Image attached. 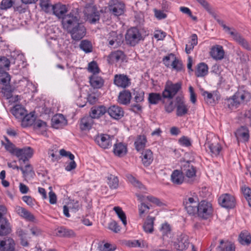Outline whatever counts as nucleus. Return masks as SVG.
<instances>
[{
    "mask_svg": "<svg viewBox=\"0 0 251 251\" xmlns=\"http://www.w3.org/2000/svg\"><path fill=\"white\" fill-rule=\"evenodd\" d=\"M55 234L57 236L61 237H72L75 236L73 230L60 226L55 229Z\"/></svg>",
    "mask_w": 251,
    "mask_h": 251,
    "instance_id": "obj_30",
    "label": "nucleus"
},
{
    "mask_svg": "<svg viewBox=\"0 0 251 251\" xmlns=\"http://www.w3.org/2000/svg\"><path fill=\"white\" fill-rule=\"evenodd\" d=\"M137 196L141 202V203L138 206L139 216L140 218H144L145 217V215L149 212L151 205H149L148 204H146L144 202L145 199L144 196H140L139 195H137Z\"/></svg>",
    "mask_w": 251,
    "mask_h": 251,
    "instance_id": "obj_18",
    "label": "nucleus"
},
{
    "mask_svg": "<svg viewBox=\"0 0 251 251\" xmlns=\"http://www.w3.org/2000/svg\"><path fill=\"white\" fill-rule=\"evenodd\" d=\"M220 245L218 247V251H235V247L234 244L230 243H224V240H221Z\"/></svg>",
    "mask_w": 251,
    "mask_h": 251,
    "instance_id": "obj_44",
    "label": "nucleus"
},
{
    "mask_svg": "<svg viewBox=\"0 0 251 251\" xmlns=\"http://www.w3.org/2000/svg\"><path fill=\"white\" fill-rule=\"evenodd\" d=\"M181 170L183 174L189 178H191L196 176V168L190 164V162H186L182 166Z\"/></svg>",
    "mask_w": 251,
    "mask_h": 251,
    "instance_id": "obj_25",
    "label": "nucleus"
},
{
    "mask_svg": "<svg viewBox=\"0 0 251 251\" xmlns=\"http://www.w3.org/2000/svg\"><path fill=\"white\" fill-rule=\"evenodd\" d=\"M11 232L10 224L6 219L0 220V236H5Z\"/></svg>",
    "mask_w": 251,
    "mask_h": 251,
    "instance_id": "obj_34",
    "label": "nucleus"
},
{
    "mask_svg": "<svg viewBox=\"0 0 251 251\" xmlns=\"http://www.w3.org/2000/svg\"><path fill=\"white\" fill-rule=\"evenodd\" d=\"M1 251H16L15 241L10 237L1 240Z\"/></svg>",
    "mask_w": 251,
    "mask_h": 251,
    "instance_id": "obj_17",
    "label": "nucleus"
},
{
    "mask_svg": "<svg viewBox=\"0 0 251 251\" xmlns=\"http://www.w3.org/2000/svg\"><path fill=\"white\" fill-rule=\"evenodd\" d=\"M88 70L93 74H97L99 73L100 69L96 62L93 61L88 64Z\"/></svg>",
    "mask_w": 251,
    "mask_h": 251,
    "instance_id": "obj_54",
    "label": "nucleus"
},
{
    "mask_svg": "<svg viewBox=\"0 0 251 251\" xmlns=\"http://www.w3.org/2000/svg\"><path fill=\"white\" fill-rule=\"evenodd\" d=\"M197 208L196 214L198 217L203 219L206 220L208 219L212 214V204L206 201H201L200 202Z\"/></svg>",
    "mask_w": 251,
    "mask_h": 251,
    "instance_id": "obj_5",
    "label": "nucleus"
},
{
    "mask_svg": "<svg viewBox=\"0 0 251 251\" xmlns=\"http://www.w3.org/2000/svg\"><path fill=\"white\" fill-rule=\"evenodd\" d=\"M108 228L115 233H118L121 230L120 226L115 221H112L109 223Z\"/></svg>",
    "mask_w": 251,
    "mask_h": 251,
    "instance_id": "obj_57",
    "label": "nucleus"
},
{
    "mask_svg": "<svg viewBox=\"0 0 251 251\" xmlns=\"http://www.w3.org/2000/svg\"><path fill=\"white\" fill-rule=\"evenodd\" d=\"M109 9L110 12L114 15L120 16L124 13L125 4L118 0H112Z\"/></svg>",
    "mask_w": 251,
    "mask_h": 251,
    "instance_id": "obj_11",
    "label": "nucleus"
},
{
    "mask_svg": "<svg viewBox=\"0 0 251 251\" xmlns=\"http://www.w3.org/2000/svg\"><path fill=\"white\" fill-rule=\"evenodd\" d=\"M160 231L162 232L163 236H168L171 234V228L170 225L165 223L162 225Z\"/></svg>",
    "mask_w": 251,
    "mask_h": 251,
    "instance_id": "obj_56",
    "label": "nucleus"
},
{
    "mask_svg": "<svg viewBox=\"0 0 251 251\" xmlns=\"http://www.w3.org/2000/svg\"><path fill=\"white\" fill-rule=\"evenodd\" d=\"M114 153L119 157H122L126 154L127 152V148L126 145L122 143H116L114 146Z\"/></svg>",
    "mask_w": 251,
    "mask_h": 251,
    "instance_id": "obj_35",
    "label": "nucleus"
},
{
    "mask_svg": "<svg viewBox=\"0 0 251 251\" xmlns=\"http://www.w3.org/2000/svg\"><path fill=\"white\" fill-rule=\"evenodd\" d=\"M124 56V53L121 50H117L112 52L109 55V58L113 61H118L122 59Z\"/></svg>",
    "mask_w": 251,
    "mask_h": 251,
    "instance_id": "obj_53",
    "label": "nucleus"
},
{
    "mask_svg": "<svg viewBox=\"0 0 251 251\" xmlns=\"http://www.w3.org/2000/svg\"><path fill=\"white\" fill-rule=\"evenodd\" d=\"M107 184L111 189H117L119 186L118 178L112 175L107 176Z\"/></svg>",
    "mask_w": 251,
    "mask_h": 251,
    "instance_id": "obj_45",
    "label": "nucleus"
},
{
    "mask_svg": "<svg viewBox=\"0 0 251 251\" xmlns=\"http://www.w3.org/2000/svg\"><path fill=\"white\" fill-rule=\"evenodd\" d=\"M1 89V92L7 99H9L12 97L13 90L9 83L3 85Z\"/></svg>",
    "mask_w": 251,
    "mask_h": 251,
    "instance_id": "obj_51",
    "label": "nucleus"
},
{
    "mask_svg": "<svg viewBox=\"0 0 251 251\" xmlns=\"http://www.w3.org/2000/svg\"><path fill=\"white\" fill-rule=\"evenodd\" d=\"M181 88L182 83L180 82L173 83L171 81H167L165 85L164 89L162 92L163 98L171 100L181 89Z\"/></svg>",
    "mask_w": 251,
    "mask_h": 251,
    "instance_id": "obj_4",
    "label": "nucleus"
},
{
    "mask_svg": "<svg viewBox=\"0 0 251 251\" xmlns=\"http://www.w3.org/2000/svg\"><path fill=\"white\" fill-rule=\"evenodd\" d=\"M178 142L180 144L185 147H189L191 145V143L189 138L184 136L181 137L179 139Z\"/></svg>",
    "mask_w": 251,
    "mask_h": 251,
    "instance_id": "obj_64",
    "label": "nucleus"
},
{
    "mask_svg": "<svg viewBox=\"0 0 251 251\" xmlns=\"http://www.w3.org/2000/svg\"><path fill=\"white\" fill-rule=\"evenodd\" d=\"M140 158H141L144 166L148 167L151 165L153 161V157L152 152L150 149L143 151Z\"/></svg>",
    "mask_w": 251,
    "mask_h": 251,
    "instance_id": "obj_21",
    "label": "nucleus"
},
{
    "mask_svg": "<svg viewBox=\"0 0 251 251\" xmlns=\"http://www.w3.org/2000/svg\"><path fill=\"white\" fill-rule=\"evenodd\" d=\"M6 141L7 143L5 145V149L18 158L20 164H25L32 157L33 150L31 147H27L22 149L18 148L7 139H6Z\"/></svg>",
    "mask_w": 251,
    "mask_h": 251,
    "instance_id": "obj_1",
    "label": "nucleus"
},
{
    "mask_svg": "<svg viewBox=\"0 0 251 251\" xmlns=\"http://www.w3.org/2000/svg\"><path fill=\"white\" fill-rule=\"evenodd\" d=\"M10 76L9 74L5 71H0V83L4 85L9 83Z\"/></svg>",
    "mask_w": 251,
    "mask_h": 251,
    "instance_id": "obj_52",
    "label": "nucleus"
},
{
    "mask_svg": "<svg viewBox=\"0 0 251 251\" xmlns=\"http://www.w3.org/2000/svg\"><path fill=\"white\" fill-rule=\"evenodd\" d=\"M52 10L54 15L63 19V17L65 16V14L67 12V8L65 5L59 3L52 6Z\"/></svg>",
    "mask_w": 251,
    "mask_h": 251,
    "instance_id": "obj_24",
    "label": "nucleus"
},
{
    "mask_svg": "<svg viewBox=\"0 0 251 251\" xmlns=\"http://www.w3.org/2000/svg\"><path fill=\"white\" fill-rule=\"evenodd\" d=\"M89 82L92 87L99 89L103 85L104 80L97 74H93L89 77Z\"/></svg>",
    "mask_w": 251,
    "mask_h": 251,
    "instance_id": "obj_27",
    "label": "nucleus"
},
{
    "mask_svg": "<svg viewBox=\"0 0 251 251\" xmlns=\"http://www.w3.org/2000/svg\"><path fill=\"white\" fill-rule=\"evenodd\" d=\"M235 136L238 140L248 141L250 137L249 130L246 127L241 126L235 132Z\"/></svg>",
    "mask_w": 251,
    "mask_h": 251,
    "instance_id": "obj_29",
    "label": "nucleus"
},
{
    "mask_svg": "<svg viewBox=\"0 0 251 251\" xmlns=\"http://www.w3.org/2000/svg\"><path fill=\"white\" fill-rule=\"evenodd\" d=\"M34 130L39 134L44 135L46 134L47 130V124L41 120H37L35 121L32 125Z\"/></svg>",
    "mask_w": 251,
    "mask_h": 251,
    "instance_id": "obj_31",
    "label": "nucleus"
},
{
    "mask_svg": "<svg viewBox=\"0 0 251 251\" xmlns=\"http://www.w3.org/2000/svg\"><path fill=\"white\" fill-rule=\"evenodd\" d=\"M116 247L115 246L108 243L99 247L100 251H114Z\"/></svg>",
    "mask_w": 251,
    "mask_h": 251,
    "instance_id": "obj_59",
    "label": "nucleus"
},
{
    "mask_svg": "<svg viewBox=\"0 0 251 251\" xmlns=\"http://www.w3.org/2000/svg\"><path fill=\"white\" fill-rule=\"evenodd\" d=\"M126 245L129 247L132 248L135 247H141V243L138 240H129L127 241Z\"/></svg>",
    "mask_w": 251,
    "mask_h": 251,
    "instance_id": "obj_62",
    "label": "nucleus"
},
{
    "mask_svg": "<svg viewBox=\"0 0 251 251\" xmlns=\"http://www.w3.org/2000/svg\"><path fill=\"white\" fill-rule=\"evenodd\" d=\"M10 63V61L6 57L0 56V69L6 68L9 70Z\"/></svg>",
    "mask_w": 251,
    "mask_h": 251,
    "instance_id": "obj_58",
    "label": "nucleus"
},
{
    "mask_svg": "<svg viewBox=\"0 0 251 251\" xmlns=\"http://www.w3.org/2000/svg\"><path fill=\"white\" fill-rule=\"evenodd\" d=\"M113 210L115 211L118 217L122 221L124 225L126 226L127 224L126 217L122 208L119 206H115L113 208Z\"/></svg>",
    "mask_w": 251,
    "mask_h": 251,
    "instance_id": "obj_46",
    "label": "nucleus"
},
{
    "mask_svg": "<svg viewBox=\"0 0 251 251\" xmlns=\"http://www.w3.org/2000/svg\"><path fill=\"white\" fill-rule=\"evenodd\" d=\"M225 51L223 46L219 45L213 46L209 51L210 56L215 60H221L224 58Z\"/></svg>",
    "mask_w": 251,
    "mask_h": 251,
    "instance_id": "obj_14",
    "label": "nucleus"
},
{
    "mask_svg": "<svg viewBox=\"0 0 251 251\" xmlns=\"http://www.w3.org/2000/svg\"><path fill=\"white\" fill-rule=\"evenodd\" d=\"M114 83L119 87L126 88L130 85L131 81L126 75L117 74L114 75Z\"/></svg>",
    "mask_w": 251,
    "mask_h": 251,
    "instance_id": "obj_13",
    "label": "nucleus"
},
{
    "mask_svg": "<svg viewBox=\"0 0 251 251\" xmlns=\"http://www.w3.org/2000/svg\"><path fill=\"white\" fill-rule=\"evenodd\" d=\"M170 66L177 72H180L184 70L182 61L178 59L176 56L173 60Z\"/></svg>",
    "mask_w": 251,
    "mask_h": 251,
    "instance_id": "obj_50",
    "label": "nucleus"
},
{
    "mask_svg": "<svg viewBox=\"0 0 251 251\" xmlns=\"http://www.w3.org/2000/svg\"><path fill=\"white\" fill-rule=\"evenodd\" d=\"M15 211L17 214L26 221L32 222L35 219L33 215L24 207L16 206Z\"/></svg>",
    "mask_w": 251,
    "mask_h": 251,
    "instance_id": "obj_20",
    "label": "nucleus"
},
{
    "mask_svg": "<svg viewBox=\"0 0 251 251\" xmlns=\"http://www.w3.org/2000/svg\"><path fill=\"white\" fill-rule=\"evenodd\" d=\"M14 2V0H2L1 2V9H7L11 7Z\"/></svg>",
    "mask_w": 251,
    "mask_h": 251,
    "instance_id": "obj_60",
    "label": "nucleus"
},
{
    "mask_svg": "<svg viewBox=\"0 0 251 251\" xmlns=\"http://www.w3.org/2000/svg\"><path fill=\"white\" fill-rule=\"evenodd\" d=\"M108 45L114 48H118L124 42L123 35L121 34H117L115 31H112L109 33V36L107 39Z\"/></svg>",
    "mask_w": 251,
    "mask_h": 251,
    "instance_id": "obj_10",
    "label": "nucleus"
},
{
    "mask_svg": "<svg viewBox=\"0 0 251 251\" xmlns=\"http://www.w3.org/2000/svg\"><path fill=\"white\" fill-rule=\"evenodd\" d=\"M202 96L204 97V100L207 103H212L214 101L213 95L211 93L207 91H204L202 93Z\"/></svg>",
    "mask_w": 251,
    "mask_h": 251,
    "instance_id": "obj_63",
    "label": "nucleus"
},
{
    "mask_svg": "<svg viewBox=\"0 0 251 251\" xmlns=\"http://www.w3.org/2000/svg\"><path fill=\"white\" fill-rule=\"evenodd\" d=\"M165 99L163 98L162 95L157 93H151L149 95L148 101L151 104H157L159 101L165 103Z\"/></svg>",
    "mask_w": 251,
    "mask_h": 251,
    "instance_id": "obj_33",
    "label": "nucleus"
},
{
    "mask_svg": "<svg viewBox=\"0 0 251 251\" xmlns=\"http://www.w3.org/2000/svg\"><path fill=\"white\" fill-rule=\"evenodd\" d=\"M112 137L108 134H100L96 137L95 141L100 147L106 149L112 146Z\"/></svg>",
    "mask_w": 251,
    "mask_h": 251,
    "instance_id": "obj_7",
    "label": "nucleus"
},
{
    "mask_svg": "<svg viewBox=\"0 0 251 251\" xmlns=\"http://www.w3.org/2000/svg\"><path fill=\"white\" fill-rule=\"evenodd\" d=\"M238 241L242 245H249L251 242V236L247 231H242L239 234Z\"/></svg>",
    "mask_w": 251,
    "mask_h": 251,
    "instance_id": "obj_42",
    "label": "nucleus"
},
{
    "mask_svg": "<svg viewBox=\"0 0 251 251\" xmlns=\"http://www.w3.org/2000/svg\"><path fill=\"white\" fill-rule=\"evenodd\" d=\"M184 178L182 171L175 170L171 175V180L175 184L180 185L182 184L184 181Z\"/></svg>",
    "mask_w": 251,
    "mask_h": 251,
    "instance_id": "obj_32",
    "label": "nucleus"
},
{
    "mask_svg": "<svg viewBox=\"0 0 251 251\" xmlns=\"http://www.w3.org/2000/svg\"><path fill=\"white\" fill-rule=\"evenodd\" d=\"M196 199L190 197L184 201L185 209L189 215H195L197 214L199 203Z\"/></svg>",
    "mask_w": 251,
    "mask_h": 251,
    "instance_id": "obj_8",
    "label": "nucleus"
},
{
    "mask_svg": "<svg viewBox=\"0 0 251 251\" xmlns=\"http://www.w3.org/2000/svg\"><path fill=\"white\" fill-rule=\"evenodd\" d=\"M94 123L93 119L90 116H85L81 119L79 126L82 131L90 130Z\"/></svg>",
    "mask_w": 251,
    "mask_h": 251,
    "instance_id": "obj_28",
    "label": "nucleus"
},
{
    "mask_svg": "<svg viewBox=\"0 0 251 251\" xmlns=\"http://www.w3.org/2000/svg\"><path fill=\"white\" fill-rule=\"evenodd\" d=\"M52 5L49 0H40V6L41 9L46 13L52 10Z\"/></svg>",
    "mask_w": 251,
    "mask_h": 251,
    "instance_id": "obj_49",
    "label": "nucleus"
},
{
    "mask_svg": "<svg viewBox=\"0 0 251 251\" xmlns=\"http://www.w3.org/2000/svg\"><path fill=\"white\" fill-rule=\"evenodd\" d=\"M107 112L112 118L115 120L121 119L124 115V111L123 108L116 105L110 106L107 109Z\"/></svg>",
    "mask_w": 251,
    "mask_h": 251,
    "instance_id": "obj_15",
    "label": "nucleus"
},
{
    "mask_svg": "<svg viewBox=\"0 0 251 251\" xmlns=\"http://www.w3.org/2000/svg\"><path fill=\"white\" fill-rule=\"evenodd\" d=\"M219 204L226 208H233L235 206L234 197L228 194L222 195L218 199Z\"/></svg>",
    "mask_w": 251,
    "mask_h": 251,
    "instance_id": "obj_9",
    "label": "nucleus"
},
{
    "mask_svg": "<svg viewBox=\"0 0 251 251\" xmlns=\"http://www.w3.org/2000/svg\"><path fill=\"white\" fill-rule=\"evenodd\" d=\"M68 33L70 34L72 39L79 41L85 35L86 29L84 25L80 23L78 26L74 27Z\"/></svg>",
    "mask_w": 251,
    "mask_h": 251,
    "instance_id": "obj_12",
    "label": "nucleus"
},
{
    "mask_svg": "<svg viewBox=\"0 0 251 251\" xmlns=\"http://www.w3.org/2000/svg\"><path fill=\"white\" fill-rule=\"evenodd\" d=\"M131 99V93L129 90H124L120 92L118 96V102L123 105L128 104Z\"/></svg>",
    "mask_w": 251,
    "mask_h": 251,
    "instance_id": "obj_26",
    "label": "nucleus"
},
{
    "mask_svg": "<svg viewBox=\"0 0 251 251\" xmlns=\"http://www.w3.org/2000/svg\"><path fill=\"white\" fill-rule=\"evenodd\" d=\"M28 161L25 164V165L24 168L21 166L20 170L22 171L24 177H26L28 175H30L31 177H33V176L35 175V173L32 166L29 163H27ZM23 164H24L23 163L22 165ZM20 165H22L21 164Z\"/></svg>",
    "mask_w": 251,
    "mask_h": 251,
    "instance_id": "obj_39",
    "label": "nucleus"
},
{
    "mask_svg": "<svg viewBox=\"0 0 251 251\" xmlns=\"http://www.w3.org/2000/svg\"><path fill=\"white\" fill-rule=\"evenodd\" d=\"M148 34L141 28L136 26L129 28L125 35L126 44L130 46H135L141 40H144L145 36Z\"/></svg>",
    "mask_w": 251,
    "mask_h": 251,
    "instance_id": "obj_2",
    "label": "nucleus"
},
{
    "mask_svg": "<svg viewBox=\"0 0 251 251\" xmlns=\"http://www.w3.org/2000/svg\"><path fill=\"white\" fill-rule=\"evenodd\" d=\"M251 98L250 94L245 90H239L231 98L227 99V104L230 109L237 107L239 104L248 101Z\"/></svg>",
    "mask_w": 251,
    "mask_h": 251,
    "instance_id": "obj_3",
    "label": "nucleus"
},
{
    "mask_svg": "<svg viewBox=\"0 0 251 251\" xmlns=\"http://www.w3.org/2000/svg\"><path fill=\"white\" fill-rule=\"evenodd\" d=\"M79 21V20L77 16L75 15L74 14L70 13L63 17L62 20L63 28L68 32L71 29L78 25L80 24Z\"/></svg>",
    "mask_w": 251,
    "mask_h": 251,
    "instance_id": "obj_6",
    "label": "nucleus"
},
{
    "mask_svg": "<svg viewBox=\"0 0 251 251\" xmlns=\"http://www.w3.org/2000/svg\"><path fill=\"white\" fill-rule=\"evenodd\" d=\"M208 66L204 63H199L197 67L195 75L197 77L204 76L207 74Z\"/></svg>",
    "mask_w": 251,
    "mask_h": 251,
    "instance_id": "obj_40",
    "label": "nucleus"
},
{
    "mask_svg": "<svg viewBox=\"0 0 251 251\" xmlns=\"http://www.w3.org/2000/svg\"><path fill=\"white\" fill-rule=\"evenodd\" d=\"M155 17L158 20H162L167 17V15L164 12V11L158 10L156 8L153 9Z\"/></svg>",
    "mask_w": 251,
    "mask_h": 251,
    "instance_id": "obj_61",
    "label": "nucleus"
},
{
    "mask_svg": "<svg viewBox=\"0 0 251 251\" xmlns=\"http://www.w3.org/2000/svg\"><path fill=\"white\" fill-rule=\"evenodd\" d=\"M154 217L148 216L144 222L143 227L144 230L147 233H152L153 231V224Z\"/></svg>",
    "mask_w": 251,
    "mask_h": 251,
    "instance_id": "obj_38",
    "label": "nucleus"
},
{
    "mask_svg": "<svg viewBox=\"0 0 251 251\" xmlns=\"http://www.w3.org/2000/svg\"><path fill=\"white\" fill-rule=\"evenodd\" d=\"M22 119V125L23 126H32L36 120L34 114L31 113L24 115Z\"/></svg>",
    "mask_w": 251,
    "mask_h": 251,
    "instance_id": "obj_43",
    "label": "nucleus"
},
{
    "mask_svg": "<svg viewBox=\"0 0 251 251\" xmlns=\"http://www.w3.org/2000/svg\"><path fill=\"white\" fill-rule=\"evenodd\" d=\"M188 108L185 103H181L176 105V115L182 117L187 113Z\"/></svg>",
    "mask_w": 251,
    "mask_h": 251,
    "instance_id": "obj_47",
    "label": "nucleus"
},
{
    "mask_svg": "<svg viewBox=\"0 0 251 251\" xmlns=\"http://www.w3.org/2000/svg\"><path fill=\"white\" fill-rule=\"evenodd\" d=\"M12 114L17 119H22L25 114V109L20 104H17L11 109Z\"/></svg>",
    "mask_w": 251,
    "mask_h": 251,
    "instance_id": "obj_37",
    "label": "nucleus"
},
{
    "mask_svg": "<svg viewBox=\"0 0 251 251\" xmlns=\"http://www.w3.org/2000/svg\"><path fill=\"white\" fill-rule=\"evenodd\" d=\"M67 125V120L62 114H56L51 119V125L54 128H62Z\"/></svg>",
    "mask_w": 251,
    "mask_h": 251,
    "instance_id": "obj_16",
    "label": "nucleus"
},
{
    "mask_svg": "<svg viewBox=\"0 0 251 251\" xmlns=\"http://www.w3.org/2000/svg\"><path fill=\"white\" fill-rule=\"evenodd\" d=\"M189 244L188 237L184 234H181L177 239V242H175L174 246L176 249L183 251L186 249Z\"/></svg>",
    "mask_w": 251,
    "mask_h": 251,
    "instance_id": "obj_19",
    "label": "nucleus"
},
{
    "mask_svg": "<svg viewBox=\"0 0 251 251\" xmlns=\"http://www.w3.org/2000/svg\"><path fill=\"white\" fill-rule=\"evenodd\" d=\"M206 146L210 150L212 154L215 156H217L219 154L222 149L221 145L218 143H212L211 142H208L206 144Z\"/></svg>",
    "mask_w": 251,
    "mask_h": 251,
    "instance_id": "obj_41",
    "label": "nucleus"
},
{
    "mask_svg": "<svg viewBox=\"0 0 251 251\" xmlns=\"http://www.w3.org/2000/svg\"><path fill=\"white\" fill-rule=\"evenodd\" d=\"M147 142V138L144 135H139L134 142L135 148L138 151H143Z\"/></svg>",
    "mask_w": 251,
    "mask_h": 251,
    "instance_id": "obj_36",
    "label": "nucleus"
},
{
    "mask_svg": "<svg viewBox=\"0 0 251 251\" xmlns=\"http://www.w3.org/2000/svg\"><path fill=\"white\" fill-rule=\"evenodd\" d=\"M229 34L243 48L247 50H250L251 47L248 42L239 33L234 31H230Z\"/></svg>",
    "mask_w": 251,
    "mask_h": 251,
    "instance_id": "obj_22",
    "label": "nucleus"
},
{
    "mask_svg": "<svg viewBox=\"0 0 251 251\" xmlns=\"http://www.w3.org/2000/svg\"><path fill=\"white\" fill-rule=\"evenodd\" d=\"M107 112L106 107L103 105L94 106L91 108V111L89 113L90 116L93 119L99 118Z\"/></svg>",
    "mask_w": 251,
    "mask_h": 251,
    "instance_id": "obj_23",
    "label": "nucleus"
},
{
    "mask_svg": "<svg viewBox=\"0 0 251 251\" xmlns=\"http://www.w3.org/2000/svg\"><path fill=\"white\" fill-rule=\"evenodd\" d=\"M242 191L245 198L248 202L249 205L251 207V189L247 187L242 188Z\"/></svg>",
    "mask_w": 251,
    "mask_h": 251,
    "instance_id": "obj_55",
    "label": "nucleus"
},
{
    "mask_svg": "<svg viewBox=\"0 0 251 251\" xmlns=\"http://www.w3.org/2000/svg\"><path fill=\"white\" fill-rule=\"evenodd\" d=\"M80 49L86 53L91 52L92 51L91 43L88 40H82L79 45Z\"/></svg>",
    "mask_w": 251,
    "mask_h": 251,
    "instance_id": "obj_48",
    "label": "nucleus"
}]
</instances>
